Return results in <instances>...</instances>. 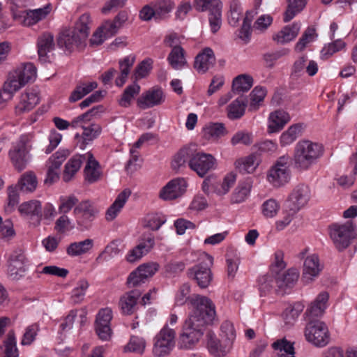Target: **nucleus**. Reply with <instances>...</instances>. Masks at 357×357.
Listing matches in <instances>:
<instances>
[{
    "label": "nucleus",
    "instance_id": "1",
    "mask_svg": "<svg viewBox=\"0 0 357 357\" xmlns=\"http://www.w3.org/2000/svg\"><path fill=\"white\" fill-rule=\"evenodd\" d=\"M192 312L185 320L179 337L180 347H194L204 335L205 326L213 322L215 317V305L206 296L195 295L192 298Z\"/></svg>",
    "mask_w": 357,
    "mask_h": 357
},
{
    "label": "nucleus",
    "instance_id": "2",
    "mask_svg": "<svg viewBox=\"0 0 357 357\" xmlns=\"http://www.w3.org/2000/svg\"><path fill=\"white\" fill-rule=\"evenodd\" d=\"M90 23L89 15H82L73 27L61 31L58 39L59 45L70 52L85 47L89 34Z\"/></svg>",
    "mask_w": 357,
    "mask_h": 357
},
{
    "label": "nucleus",
    "instance_id": "3",
    "mask_svg": "<svg viewBox=\"0 0 357 357\" xmlns=\"http://www.w3.org/2000/svg\"><path fill=\"white\" fill-rule=\"evenodd\" d=\"M321 144L309 139H302L296 143L294 149V167L299 171L308 170L324 154Z\"/></svg>",
    "mask_w": 357,
    "mask_h": 357
},
{
    "label": "nucleus",
    "instance_id": "4",
    "mask_svg": "<svg viewBox=\"0 0 357 357\" xmlns=\"http://www.w3.org/2000/svg\"><path fill=\"white\" fill-rule=\"evenodd\" d=\"M102 107H95L86 112L78 116L71 121V127L73 128H81L83 130L82 133L83 149L86 144L96 139L102 132V127L100 124L90 123L93 116H95Z\"/></svg>",
    "mask_w": 357,
    "mask_h": 357
},
{
    "label": "nucleus",
    "instance_id": "5",
    "mask_svg": "<svg viewBox=\"0 0 357 357\" xmlns=\"http://www.w3.org/2000/svg\"><path fill=\"white\" fill-rule=\"evenodd\" d=\"M354 225L349 222L345 224H335L330 227V236L338 251L347 248L356 237Z\"/></svg>",
    "mask_w": 357,
    "mask_h": 357
},
{
    "label": "nucleus",
    "instance_id": "6",
    "mask_svg": "<svg viewBox=\"0 0 357 357\" xmlns=\"http://www.w3.org/2000/svg\"><path fill=\"white\" fill-rule=\"evenodd\" d=\"M305 328V337L307 342L317 347H324L329 342L327 326L319 320L310 319Z\"/></svg>",
    "mask_w": 357,
    "mask_h": 357
},
{
    "label": "nucleus",
    "instance_id": "7",
    "mask_svg": "<svg viewBox=\"0 0 357 357\" xmlns=\"http://www.w3.org/2000/svg\"><path fill=\"white\" fill-rule=\"evenodd\" d=\"M176 333L166 324L155 336L153 354L156 357L165 356L171 352L175 345Z\"/></svg>",
    "mask_w": 357,
    "mask_h": 357
},
{
    "label": "nucleus",
    "instance_id": "8",
    "mask_svg": "<svg viewBox=\"0 0 357 357\" xmlns=\"http://www.w3.org/2000/svg\"><path fill=\"white\" fill-rule=\"evenodd\" d=\"M288 156H281L268 171L267 179L273 186L279 188L290 181L291 171L288 166Z\"/></svg>",
    "mask_w": 357,
    "mask_h": 357
},
{
    "label": "nucleus",
    "instance_id": "9",
    "mask_svg": "<svg viewBox=\"0 0 357 357\" xmlns=\"http://www.w3.org/2000/svg\"><path fill=\"white\" fill-rule=\"evenodd\" d=\"M195 7L199 11L209 10L208 20L211 29L213 33L217 32L222 24L221 2L218 0H195Z\"/></svg>",
    "mask_w": 357,
    "mask_h": 357
},
{
    "label": "nucleus",
    "instance_id": "10",
    "mask_svg": "<svg viewBox=\"0 0 357 357\" xmlns=\"http://www.w3.org/2000/svg\"><path fill=\"white\" fill-rule=\"evenodd\" d=\"M213 259L208 255H204V259L200 264L189 270L190 277H193L199 287L206 288L212 280L211 266Z\"/></svg>",
    "mask_w": 357,
    "mask_h": 357
},
{
    "label": "nucleus",
    "instance_id": "11",
    "mask_svg": "<svg viewBox=\"0 0 357 357\" xmlns=\"http://www.w3.org/2000/svg\"><path fill=\"white\" fill-rule=\"evenodd\" d=\"M215 165L216 160L212 155L203 152L193 153L192 151L188 166L199 176H204L209 171L214 169Z\"/></svg>",
    "mask_w": 357,
    "mask_h": 357
},
{
    "label": "nucleus",
    "instance_id": "12",
    "mask_svg": "<svg viewBox=\"0 0 357 357\" xmlns=\"http://www.w3.org/2000/svg\"><path fill=\"white\" fill-rule=\"evenodd\" d=\"M28 259L22 250H15L8 260V274L14 280L23 278L28 269Z\"/></svg>",
    "mask_w": 357,
    "mask_h": 357
},
{
    "label": "nucleus",
    "instance_id": "13",
    "mask_svg": "<svg viewBox=\"0 0 357 357\" xmlns=\"http://www.w3.org/2000/svg\"><path fill=\"white\" fill-rule=\"evenodd\" d=\"M310 199V190L307 185L299 184L296 185L287 200V208L292 213H296L304 207Z\"/></svg>",
    "mask_w": 357,
    "mask_h": 357
},
{
    "label": "nucleus",
    "instance_id": "14",
    "mask_svg": "<svg viewBox=\"0 0 357 357\" xmlns=\"http://www.w3.org/2000/svg\"><path fill=\"white\" fill-rule=\"evenodd\" d=\"M112 319V311L109 307L102 308L99 310L96 315L95 329L98 337L107 341L112 337V329L110 322Z\"/></svg>",
    "mask_w": 357,
    "mask_h": 357
},
{
    "label": "nucleus",
    "instance_id": "15",
    "mask_svg": "<svg viewBox=\"0 0 357 357\" xmlns=\"http://www.w3.org/2000/svg\"><path fill=\"white\" fill-rule=\"evenodd\" d=\"M20 215L33 226L40 225L42 220V206L38 200H31L21 204L18 207Z\"/></svg>",
    "mask_w": 357,
    "mask_h": 357
},
{
    "label": "nucleus",
    "instance_id": "16",
    "mask_svg": "<svg viewBox=\"0 0 357 357\" xmlns=\"http://www.w3.org/2000/svg\"><path fill=\"white\" fill-rule=\"evenodd\" d=\"M187 182L183 178L169 181L160 191L159 197L162 200H173L182 196L186 190Z\"/></svg>",
    "mask_w": 357,
    "mask_h": 357
},
{
    "label": "nucleus",
    "instance_id": "17",
    "mask_svg": "<svg viewBox=\"0 0 357 357\" xmlns=\"http://www.w3.org/2000/svg\"><path fill=\"white\" fill-rule=\"evenodd\" d=\"M97 213V208L89 200L78 202L73 210V213L77 218V225L85 227L89 222H91L94 219Z\"/></svg>",
    "mask_w": 357,
    "mask_h": 357
},
{
    "label": "nucleus",
    "instance_id": "18",
    "mask_svg": "<svg viewBox=\"0 0 357 357\" xmlns=\"http://www.w3.org/2000/svg\"><path fill=\"white\" fill-rule=\"evenodd\" d=\"M24 86L13 70L8 74V79L0 90V105L10 100L14 94Z\"/></svg>",
    "mask_w": 357,
    "mask_h": 357
},
{
    "label": "nucleus",
    "instance_id": "19",
    "mask_svg": "<svg viewBox=\"0 0 357 357\" xmlns=\"http://www.w3.org/2000/svg\"><path fill=\"white\" fill-rule=\"evenodd\" d=\"M165 101V96L160 88H151L143 93L137 100V105L142 109L161 105Z\"/></svg>",
    "mask_w": 357,
    "mask_h": 357
},
{
    "label": "nucleus",
    "instance_id": "20",
    "mask_svg": "<svg viewBox=\"0 0 357 357\" xmlns=\"http://www.w3.org/2000/svg\"><path fill=\"white\" fill-rule=\"evenodd\" d=\"M322 270L319 259L316 255L307 256L303 264L302 280L305 284H309L317 278Z\"/></svg>",
    "mask_w": 357,
    "mask_h": 357
},
{
    "label": "nucleus",
    "instance_id": "21",
    "mask_svg": "<svg viewBox=\"0 0 357 357\" xmlns=\"http://www.w3.org/2000/svg\"><path fill=\"white\" fill-rule=\"evenodd\" d=\"M206 337L208 351L215 357L225 356L232 348L230 343H227L222 339H218L212 331H208Z\"/></svg>",
    "mask_w": 357,
    "mask_h": 357
},
{
    "label": "nucleus",
    "instance_id": "22",
    "mask_svg": "<svg viewBox=\"0 0 357 357\" xmlns=\"http://www.w3.org/2000/svg\"><path fill=\"white\" fill-rule=\"evenodd\" d=\"M85 161L86 165L84 169L85 181L92 184L100 180L102 175L100 165L91 152L86 153Z\"/></svg>",
    "mask_w": 357,
    "mask_h": 357
},
{
    "label": "nucleus",
    "instance_id": "23",
    "mask_svg": "<svg viewBox=\"0 0 357 357\" xmlns=\"http://www.w3.org/2000/svg\"><path fill=\"white\" fill-rule=\"evenodd\" d=\"M328 298L329 294L328 292H321L306 310L307 320L321 317L327 307Z\"/></svg>",
    "mask_w": 357,
    "mask_h": 357
},
{
    "label": "nucleus",
    "instance_id": "24",
    "mask_svg": "<svg viewBox=\"0 0 357 357\" xmlns=\"http://www.w3.org/2000/svg\"><path fill=\"white\" fill-rule=\"evenodd\" d=\"M215 63L213 51L209 47H206L195 57L194 68L199 73L204 74L212 68Z\"/></svg>",
    "mask_w": 357,
    "mask_h": 357
},
{
    "label": "nucleus",
    "instance_id": "25",
    "mask_svg": "<svg viewBox=\"0 0 357 357\" xmlns=\"http://www.w3.org/2000/svg\"><path fill=\"white\" fill-rule=\"evenodd\" d=\"M289 121V114L282 109L271 112L268 117V132L274 133L280 131Z\"/></svg>",
    "mask_w": 357,
    "mask_h": 357
},
{
    "label": "nucleus",
    "instance_id": "26",
    "mask_svg": "<svg viewBox=\"0 0 357 357\" xmlns=\"http://www.w3.org/2000/svg\"><path fill=\"white\" fill-rule=\"evenodd\" d=\"M51 10V4H47L43 8L38 9L24 10L22 15L23 17L22 24L26 26H32L45 19Z\"/></svg>",
    "mask_w": 357,
    "mask_h": 357
},
{
    "label": "nucleus",
    "instance_id": "27",
    "mask_svg": "<svg viewBox=\"0 0 357 357\" xmlns=\"http://www.w3.org/2000/svg\"><path fill=\"white\" fill-rule=\"evenodd\" d=\"M8 157L15 169L21 172L29 162V153L12 145L8 151Z\"/></svg>",
    "mask_w": 357,
    "mask_h": 357
},
{
    "label": "nucleus",
    "instance_id": "28",
    "mask_svg": "<svg viewBox=\"0 0 357 357\" xmlns=\"http://www.w3.org/2000/svg\"><path fill=\"white\" fill-rule=\"evenodd\" d=\"M39 102V97L36 93L27 92L20 96L19 103L15 107L16 115H21L31 110Z\"/></svg>",
    "mask_w": 357,
    "mask_h": 357
},
{
    "label": "nucleus",
    "instance_id": "29",
    "mask_svg": "<svg viewBox=\"0 0 357 357\" xmlns=\"http://www.w3.org/2000/svg\"><path fill=\"white\" fill-rule=\"evenodd\" d=\"M141 296L140 291L134 289L126 293L120 298L119 306L125 314H131L134 312L138 298Z\"/></svg>",
    "mask_w": 357,
    "mask_h": 357
},
{
    "label": "nucleus",
    "instance_id": "30",
    "mask_svg": "<svg viewBox=\"0 0 357 357\" xmlns=\"http://www.w3.org/2000/svg\"><path fill=\"white\" fill-rule=\"evenodd\" d=\"M86 160V154H77L70 158L65 165L62 178L69 182L79 170L82 163Z\"/></svg>",
    "mask_w": 357,
    "mask_h": 357
},
{
    "label": "nucleus",
    "instance_id": "31",
    "mask_svg": "<svg viewBox=\"0 0 357 357\" xmlns=\"http://www.w3.org/2000/svg\"><path fill=\"white\" fill-rule=\"evenodd\" d=\"M37 47L40 61L45 62L47 54L54 48L53 35L50 33H44L38 38Z\"/></svg>",
    "mask_w": 357,
    "mask_h": 357
},
{
    "label": "nucleus",
    "instance_id": "32",
    "mask_svg": "<svg viewBox=\"0 0 357 357\" xmlns=\"http://www.w3.org/2000/svg\"><path fill=\"white\" fill-rule=\"evenodd\" d=\"M300 29V24L297 23L285 26L273 36V39L280 44L289 43L297 36Z\"/></svg>",
    "mask_w": 357,
    "mask_h": 357
},
{
    "label": "nucleus",
    "instance_id": "33",
    "mask_svg": "<svg viewBox=\"0 0 357 357\" xmlns=\"http://www.w3.org/2000/svg\"><path fill=\"white\" fill-rule=\"evenodd\" d=\"M131 192L128 189H125L119 194L114 203L109 207L106 212V219L107 220H113L124 206Z\"/></svg>",
    "mask_w": 357,
    "mask_h": 357
},
{
    "label": "nucleus",
    "instance_id": "34",
    "mask_svg": "<svg viewBox=\"0 0 357 357\" xmlns=\"http://www.w3.org/2000/svg\"><path fill=\"white\" fill-rule=\"evenodd\" d=\"M93 247V240L86 238L82 241L73 242L66 248V253L71 257L81 256L89 252Z\"/></svg>",
    "mask_w": 357,
    "mask_h": 357
},
{
    "label": "nucleus",
    "instance_id": "35",
    "mask_svg": "<svg viewBox=\"0 0 357 357\" xmlns=\"http://www.w3.org/2000/svg\"><path fill=\"white\" fill-rule=\"evenodd\" d=\"M135 61V56L133 54H130L119 61V63L121 73L119 76L117 77L115 80L116 86L121 87L126 83L127 77L130 72V69L133 66Z\"/></svg>",
    "mask_w": 357,
    "mask_h": 357
},
{
    "label": "nucleus",
    "instance_id": "36",
    "mask_svg": "<svg viewBox=\"0 0 357 357\" xmlns=\"http://www.w3.org/2000/svg\"><path fill=\"white\" fill-rule=\"evenodd\" d=\"M304 128L303 123H295L288 128L282 133L280 137V143L282 146L291 144L296 139L301 135Z\"/></svg>",
    "mask_w": 357,
    "mask_h": 357
},
{
    "label": "nucleus",
    "instance_id": "37",
    "mask_svg": "<svg viewBox=\"0 0 357 357\" xmlns=\"http://www.w3.org/2000/svg\"><path fill=\"white\" fill-rule=\"evenodd\" d=\"M247 102L243 97H238L232 101L227 108V117L231 120L241 119L245 112Z\"/></svg>",
    "mask_w": 357,
    "mask_h": 357
},
{
    "label": "nucleus",
    "instance_id": "38",
    "mask_svg": "<svg viewBox=\"0 0 357 357\" xmlns=\"http://www.w3.org/2000/svg\"><path fill=\"white\" fill-rule=\"evenodd\" d=\"M298 278V271L296 268H289L280 273L277 276L276 284L279 288L291 287L296 283Z\"/></svg>",
    "mask_w": 357,
    "mask_h": 357
},
{
    "label": "nucleus",
    "instance_id": "39",
    "mask_svg": "<svg viewBox=\"0 0 357 357\" xmlns=\"http://www.w3.org/2000/svg\"><path fill=\"white\" fill-rule=\"evenodd\" d=\"M259 162L260 160L257 154H251L236 160L235 165L240 172L250 174L256 169Z\"/></svg>",
    "mask_w": 357,
    "mask_h": 357
},
{
    "label": "nucleus",
    "instance_id": "40",
    "mask_svg": "<svg viewBox=\"0 0 357 357\" xmlns=\"http://www.w3.org/2000/svg\"><path fill=\"white\" fill-rule=\"evenodd\" d=\"M38 181L35 174L32 172H27L22 175L15 187L22 192H32L36 189Z\"/></svg>",
    "mask_w": 357,
    "mask_h": 357
},
{
    "label": "nucleus",
    "instance_id": "41",
    "mask_svg": "<svg viewBox=\"0 0 357 357\" xmlns=\"http://www.w3.org/2000/svg\"><path fill=\"white\" fill-rule=\"evenodd\" d=\"M24 85L36 77V68L31 63L22 64L13 70Z\"/></svg>",
    "mask_w": 357,
    "mask_h": 357
},
{
    "label": "nucleus",
    "instance_id": "42",
    "mask_svg": "<svg viewBox=\"0 0 357 357\" xmlns=\"http://www.w3.org/2000/svg\"><path fill=\"white\" fill-rule=\"evenodd\" d=\"M97 86L98 84L96 82L79 84L69 97L70 102H74L82 99L84 96L96 89Z\"/></svg>",
    "mask_w": 357,
    "mask_h": 357
},
{
    "label": "nucleus",
    "instance_id": "43",
    "mask_svg": "<svg viewBox=\"0 0 357 357\" xmlns=\"http://www.w3.org/2000/svg\"><path fill=\"white\" fill-rule=\"evenodd\" d=\"M253 85V78L248 75H240L234 78L232 83V91L241 93L248 91Z\"/></svg>",
    "mask_w": 357,
    "mask_h": 357
},
{
    "label": "nucleus",
    "instance_id": "44",
    "mask_svg": "<svg viewBox=\"0 0 357 357\" xmlns=\"http://www.w3.org/2000/svg\"><path fill=\"white\" fill-rule=\"evenodd\" d=\"M272 347L278 351L279 357H295L294 343L284 338L274 342Z\"/></svg>",
    "mask_w": 357,
    "mask_h": 357
},
{
    "label": "nucleus",
    "instance_id": "45",
    "mask_svg": "<svg viewBox=\"0 0 357 357\" xmlns=\"http://www.w3.org/2000/svg\"><path fill=\"white\" fill-rule=\"evenodd\" d=\"M192 155V149L190 148H183L181 149L174 157L172 161V167L174 170L179 171L185 167L186 163H189Z\"/></svg>",
    "mask_w": 357,
    "mask_h": 357
},
{
    "label": "nucleus",
    "instance_id": "46",
    "mask_svg": "<svg viewBox=\"0 0 357 357\" xmlns=\"http://www.w3.org/2000/svg\"><path fill=\"white\" fill-rule=\"evenodd\" d=\"M167 60L171 66L174 69H180L186 64L185 52L182 47L172 49Z\"/></svg>",
    "mask_w": 357,
    "mask_h": 357
},
{
    "label": "nucleus",
    "instance_id": "47",
    "mask_svg": "<svg viewBox=\"0 0 357 357\" xmlns=\"http://www.w3.org/2000/svg\"><path fill=\"white\" fill-rule=\"evenodd\" d=\"M306 3V0H289L288 7L284 13V21L287 22L291 20L297 13L305 8Z\"/></svg>",
    "mask_w": 357,
    "mask_h": 357
},
{
    "label": "nucleus",
    "instance_id": "48",
    "mask_svg": "<svg viewBox=\"0 0 357 357\" xmlns=\"http://www.w3.org/2000/svg\"><path fill=\"white\" fill-rule=\"evenodd\" d=\"M146 342L144 337L132 335L128 343L124 347V351L134 352L142 354L146 348Z\"/></svg>",
    "mask_w": 357,
    "mask_h": 357
},
{
    "label": "nucleus",
    "instance_id": "49",
    "mask_svg": "<svg viewBox=\"0 0 357 357\" xmlns=\"http://www.w3.org/2000/svg\"><path fill=\"white\" fill-rule=\"evenodd\" d=\"M266 95V90L261 86H256L250 93V102L248 105L250 111H256L259 109Z\"/></svg>",
    "mask_w": 357,
    "mask_h": 357
},
{
    "label": "nucleus",
    "instance_id": "50",
    "mask_svg": "<svg viewBox=\"0 0 357 357\" xmlns=\"http://www.w3.org/2000/svg\"><path fill=\"white\" fill-rule=\"evenodd\" d=\"M121 241L119 240H114L110 242L104 249V250L98 255L96 260L107 261L109 259L114 258L121 252L119 248Z\"/></svg>",
    "mask_w": 357,
    "mask_h": 357
},
{
    "label": "nucleus",
    "instance_id": "51",
    "mask_svg": "<svg viewBox=\"0 0 357 357\" xmlns=\"http://www.w3.org/2000/svg\"><path fill=\"white\" fill-rule=\"evenodd\" d=\"M139 91L140 86L137 83H134L133 84L128 86L125 89L121 96V98L119 101V105L121 107H128V106L130 105L131 102L134 97L139 94Z\"/></svg>",
    "mask_w": 357,
    "mask_h": 357
},
{
    "label": "nucleus",
    "instance_id": "52",
    "mask_svg": "<svg viewBox=\"0 0 357 357\" xmlns=\"http://www.w3.org/2000/svg\"><path fill=\"white\" fill-rule=\"evenodd\" d=\"M251 184L250 182L240 183L232 193L231 201L232 203H241L244 202L250 194Z\"/></svg>",
    "mask_w": 357,
    "mask_h": 357
},
{
    "label": "nucleus",
    "instance_id": "53",
    "mask_svg": "<svg viewBox=\"0 0 357 357\" xmlns=\"http://www.w3.org/2000/svg\"><path fill=\"white\" fill-rule=\"evenodd\" d=\"M34 132H26L21 135L12 145L30 153L33 148V142L34 141Z\"/></svg>",
    "mask_w": 357,
    "mask_h": 357
},
{
    "label": "nucleus",
    "instance_id": "54",
    "mask_svg": "<svg viewBox=\"0 0 357 357\" xmlns=\"http://www.w3.org/2000/svg\"><path fill=\"white\" fill-rule=\"evenodd\" d=\"M204 136L208 139H218L225 134V128L220 123H211L204 128Z\"/></svg>",
    "mask_w": 357,
    "mask_h": 357
},
{
    "label": "nucleus",
    "instance_id": "55",
    "mask_svg": "<svg viewBox=\"0 0 357 357\" xmlns=\"http://www.w3.org/2000/svg\"><path fill=\"white\" fill-rule=\"evenodd\" d=\"M78 202L77 197L74 195L60 197L58 208L59 213L66 214L77 205Z\"/></svg>",
    "mask_w": 357,
    "mask_h": 357
},
{
    "label": "nucleus",
    "instance_id": "56",
    "mask_svg": "<svg viewBox=\"0 0 357 357\" xmlns=\"http://www.w3.org/2000/svg\"><path fill=\"white\" fill-rule=\"evenodd\" d=\"M276 279L275 274H273L271 271L261 276L258 280L259 291L264 294L269 292L276 284Z\"/></svg>",
    "mask_w": 357,
    "mask_h": 357
},
{
    "label": "nucleus",
    "instance_id": "57",
    "mask_svg": "<svg viewBox=\"0 0 357 357\" xmlns=\"http://www.w3.org/2000/svg\"><path fill=\"white\" fill-rule=\"evenodd\" d=\"M220 331L221 339L227 343H230V346L232 347L236 339V331L233 324L229 321H224L221 324Z\"/></svg>",
    "mask_w": 357,
    "mask_h": 357
},
{
    "label": "nucleus",
    "instance_id": "58",
    "mask_svg": "<svg viewBox=\"0 0 357 357\" xmlns=\"http://www.w3.org/2000/svg\"><path fill=\"white\" fill-rule=\"evenodd\" d=\"M303 308L304 305L301 303H296L291 307L287 308L283 313L285 323L292 325L303 310Z\"/></svg>",
    "mask_w": 357,
    "mask_h": 357
},
{
    "label": "nucleus",
    "instance_id": "59",
    "mask_svg": "<svg viewBox=\"0 0 357 357\" xmlns=\"http://www.w3.org/2000/svg\"><path fill=\"white\" fill-rule=\"evenodd\" d=\"M257 12L247 11L246 15L243 19V24L239 30V38L245 41H248L251 36V22L254 15Z\"/></svg>",
    "mask_w": 357,
    "mask_h": 357
},
{
    "label": "nucleus",
    "instance_id": "60",
    "mask_svg": "<svg viewBox=\"0 0 357 357\" xmlns=\"http://www.w3.org/2000/svg\"><path fill=\"white\" fill-rule=\"evenodd\" d=\"M89 287L88 281L85 279L79 280L76 287L72 291L71 298L75 303L82 302Z\"/></svg>",
    "mask_w": 357,
    "mask_h": 357
},
{
    "label": "nucleus",
    "instance_id": "61",
    "mask_svg": "<svg viewBox=\"0 0 357 357\" xmlns=\"http://www.w3.org/2000/svg\"><path fill=\"white\" fill-rule=\"evenodd\" d=\"M345 46L344 42L342 40H336L333 43L325 45L321 51V59H327L335 53L341 50Z\"/></svg>",
    "mask_w": 357,
    "mask_h": 357
},
{
    "label": "nucleus",
    "instance_id": "62",
    "mask_svg": "<svg viewBox=\"0 0 357 357\" xmlns=\"http://www.w3.org/2000/svg\"><path fill=\"white\" fill-rule=\"evenodd\" d=\"M316 37L315 29L308 27L303 34L302 37L299 39L298 42L295 46V50L297 52H302L307 45L313 41Z\"/></svg>",
    "mask_w": 357,
    "mask_h": 357
},
{
    "label": "nucleus",
    "instance_id": "63",
    "mask_svg": "<svg viewBox=\"0 0 357 357\" xmlns=\"http://www.w3.org/2000/svg\"><path fill=\"white\" fill-rule=\"evenodd\" d=\"M70 155L68 149H59L48 160L47 165L52 166L54 169H59L62 163Z\"/></svg>",
    "mask_w": 357,
    "mask_h": 357
},
{
    "label": "nucleus",
    "instance_id": "64",
    "mask_svg": "<svg viewBox=\"0 0 357 357\" xmlns=\"http://www.w3.org/2000/svg\"><path fill=\"white\" fill-rule=\"evenodd\" d=\"M5 351L3 357H18L19 352L16 346L15 338L13 333H9L4 342Z\"/></svg>",
    "mask_w": 357,
    "mask_h": 357
}]
</instances>
